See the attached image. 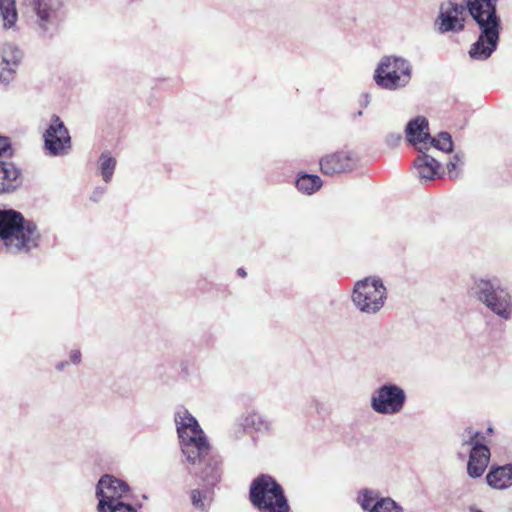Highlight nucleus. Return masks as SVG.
Returning a JSON list of instances; mask_svg holds the SVG:
<instances>
[{
	"instance_id": "14",
	"label": "nucleus",
	"mask_w": 512,
	"mask_h": 512,
	"mask_svg": "<svg viewBox=\"0 0 512 512\" xmlns=\"http://www.w3.org/2000/svg\"><path fill=\"white\" fill-rule=\"evenodd\" d=\"M23 53L13 43H4L0 46V83L8 86L15 77L16 70L22 60Z\"/></svg>"
},
{
	"instance_id": "1",
	"label": "nucleus",
	"mask_w": 512,
	"mask_h": 512,
	"mask_svg": "<svg viewBox=\"0 0 512 512\" xmlns=\"http://www.w3.org/2000/svg\"><path fill=\"white\" fill-rule=\"evenodd\" d=\"M497 2L498 0H467L465 7L480 32L469 50V56L474 60H487L498 46L501 20L497 15Z\"/></svg>"
},
{
	"instance_id": "7",
	"label": "nucleus",
	"mask_w": 512,
	"mask_h": 512,
	"mask_svg": "<svg viewBox=\"0 0 512 512\" xmlns=\"http://www.w3.org/2000/svg\"><path fill=\"white\" fill-rule=\"evenodd\" d=\"M249 500L260 512L290 511L282 487L270 475L262 474L252 481Z\"/></svg>"
},
{
	"instance_id": "20",
	"label": "nucleus",
	"mask_w": 512,
	"mask_h": 512,
	"mask_svg": "<svg viewBox=\"0 0 512 512\" xmlns=\"http://www.w3.org/2000/svg\"><path fill=\"white\" fill-rule=\"evenodd\" d=\"M420 152H422V154L419 155L414 161L416 173L418 177L423 180H433L438 172L440 164L432 156L427 155L423 151V148H420Z\"/></svg>"
},
{
	"instance_id": "6",
	"label": "nucleus",
	"mask_w": 512,
	"mask_h": 512,
	"mask_svg": "<svg viewBox=\"0 0 512 512\" xmlns=\"http://www.w3.org/2000/svg\"><path fill=\"white\" fill-rule=\"evenodd\" d=\"M413 77L412 63L398 55L383 56L378 62L373 80L378 87L387 91L406 88Z\"/></svg>"
},
{
	"instance_id": "15",
	"label": "nucleus",
	"mask_w": 512,
	"mask_h": 512,
	"mask_svg": "<svg viewBox=\"0 0 512 512\" xmlns=\"http://www.w3.org/2000/svg\"><path fill=\"white\" fill-rule=\"evenodd\" d=\"M354 165L355 161L351 153L347 151L331 153L320 160L322 173L329 176L351 171Z\"/></svg>"
},
{
	"instance_id": "22",
	"label": "nucleus",
	"mask_w": 512,
	"mask_h": 512,
	"mask_svg": "<svg viewBox=\"0 0 512 512\" xmlns=\"http://www.w3.org/2000/svg\"><path fill=\"white\" fill-rule=\"evenodd\" d=\"M0 17L4 29H11L16 26L18 13L15 0H0Z\"/></svg>"
},
{
	"instance_id": "35",
	"label": "nucleus",
	"mask_w": 512,
	"mask_h": 512,
	"mask_svg": "<svg viewBox=\"0 0 512 512\" xmlns=\"http://www.w3.org/2000/svg\"><path fill=\"white\" fill-rule=\"evenodd\" d=\"M66 364H67L66 362H60L59 364H57L56 368L58 370H62V369H64Z\"/></svg>"
},
{
	"instance_id": "37",
	"label": "nucleus",
	"mask_w": 512,
	"mask_h": 512,
	"mask_svg": "<svg viewBox=\"0 0 512 512\" xmlns=\"http://www.w3.org/2000/svg\"><path fill=\"white\" fill-rule=\"evenodd\" d=\"M487 431H488V433H492V431H493V430H492V428L490 427V428H488V430H487Z\"/></svg>"
},
{
	"instance_id": "25",
	"label": "nucleus",
	"mask_w": 512,
	"mask_h": 512,
	"mask_svg": "<svg viewBox=\"0 0 512 512\" xmlns=\"http://www.w3.org/2000/svg\"><path fill=\"white\" fill-rule=\"evenodd\" d=\"M381 498L378 491L363 489L358 494L357 502L364 511L373 512V507Z\"/></svg>"
},
{
	"instance_id": "28",
	"label": "nucleus",
	"mask_w": 512,
	"mask_h": 512,
	"mask_svg": "<svg viewBox=\"0 0 512 512\" xmlns=\"http://www.w3.org/2000/svg\"><path fill=\"white\" fill-rule=\"evenodd\" d=\"M192 505L196 509L204 510L209 505V494L205 490L195 489L191 492Z\"/></svg>"
},
{
	"instance_id": "16",
	"label": "nucleus",
	"mask_w": 512,
	"mask_h": 512,
	"mask_svg": "<svg viewBox=\"0 0 512 512\" xmlns=\"http://www.w3.org/2000/svg\"><path fill=\"white\" fill-rule=\"evenodd\" d=\"M22 184V173L14 163L0 160V193L15 191Z\"/></svg>"
},
{
	"instance_id": "2",
	"label": "nucleus",
	"mask_w": 512,
	"mask_h": 512,
	"mask_svg": "<svg viewBox=\"0 0 512 512\" xmlns=\"http://www.w3.org/2000/svg\"><path fill=\"white\" fill-rule=\"evenodd\" d=\"M0 239L10 255L29 254L41 239L37 225L15 210L0 209Z\"/></svg>"
},
{
	"instance_id": "36",
	"label": "nucleus",
	"mask_w": 512,
	"mask_h": 512,
	"mask_svg": "<svg viewBox=\"0 0 512 512\" xmlns=\"http://www.w3.org/2000/svg\"><path fill=\"white\" fill-rule=\"evenodd\" d=\"M238 274H239L240 276H242V277L246 276V272H245V270H244L243 268H239V269H238Z\"/></svg>"
},
{
	"instance_id": "19",
	"label": "nucleus",
	"mask_w": 512,
	"mask_h": 512,
	"mask_svg": "<svg viewBox=\"0 0 512 512\" xmlns=\"http://www.w3.org/2000/svg\"><path fill=\"white\" fill-rule=\"evenodd\" d=\"M488 485L495 489H506L512 486V464L491 468L486 476Z\"/></svg>"
},
{
	"instance_id": "32",
	"label": "nucleus",
	"mask_w": 512,
	"mask_h": 512,
	"mask_svg": "<svg viewBox=\"0 0 512 512\" xmlns=\"http://www.w3.org/2000/svg\"><path fill=\"white\" fill-rule=\"evenodd\" d=\"M104 193H105V188H101V187L96 188L91 195V199L93 201L97 202L100 200V198L103 196Z\"/></svg>"
},
{
	"instance_id": "8",
	"label": "nucleus",
	"mask_w": 512,
	"mask_h": 512,
	"mask_svg": "<svg viewBox=\"0 0 512 512\" xmlns=\"http://www.w3.org/2000/svg\"><path fill=\"white\" fill-rule=\"evenodd\" d=\"M387 299V289L377 276H369L358 280L353 288L351 300L362 313L373 315L378 313Z\"/></svg>"
},
{
	"instance_id": "3",
	"label": "nucleus",
	"mask_w": 512,
	"mask_h": 512,
	"mask_svg": "<svg viewBox=\"0 0 512 512\" xmlns=\"http://www.w3.org/2000/svg\"><path fill=\"white\" fill-rule=\"evenodd\" d=\"M22 5L40 39H52L66 20L63 0H22Z\"/></svg>"
},
{
	"instance_id": "11",
	"label": "nucleus",
	"mask_w": 512,
	"mask_h": 512,
	"mask_svg": "<svg viewBox=\"0 0 512 512\" xmlns=\"http://www.w3.org/2000/svg\"><path fill=\"white\" fill-rule=\"evenodd\" d=\"M130 488L129 485L111 475H103L96 486V496L99 500L98 511H107L117 503L124 502Z\"/></svg>"
},
{
	"instance_id": "4",
	"label": "nucleus",
	"mask_w": 512,
	"mask_h": 512,
	"mask_svg": "<svg viewBox=\"0 0 512 512\" xmlns=\"http://www.w3.org/2000/svg\"><path fill=\"white\" fill-rule=\"evenodd\" d=\"M175 423L182 452L190 464L196 465L200 457H207L210 447L207 438L196 418L185 408L176 412Z\"/></svg>"
},
{
	"instance_id": "33",
	"label": "nucleus",
	"mask_w": 512,
	"mask_h": 512,
	"mask_svg": "<svg viewBox=\"0 0 512 512\" xmlns=\"http://www.w3.org/2000/svg\"><path fill=\"white\" fill-rule=\"evenodd\" d=\"M70 361L73 364H79L81 361V353L79 350H73L70 353Z\"/></svg>"
},
{
	"instance_id": "18",
	"label": "nucleus",
	"mask_w": 512,
	"mask_h": 512,
	"mask_svg": "<svg viewBox=\"0 0 512 512\" xmlns=\"http://www.w3.org/2000/svg\"><path fill=\"white\" fill-rule=\"evenodd\" d=\"M406 136L413 145L421 143L424 145L422 148L428 150L427 145L430 134L428 132V121L426 118L418 116L411 120L406 126Z\"/></svg>"
},
{
	"instance_id": "17",
	"label": "nucleus",
	"mask_w": 512,
	"mask_h": 512,
	"mask_svg": "<svg viewBox=\"0 0 512 512\" xmlns=\"http://www.w3.org/2000/svg\"><path fill=\"white\" fill-rule=\"evenodd\" d=\"M198 465H203L201 468L199 476L208 486H214L216 483L220 481L221 478V461L217 456H213L211 454V448L209 447V452L207 457L199 458L197 460Z\"/></svg>"
},
{
	"instance_id": "30",
	"label": "nucleus",
	"mask_w": 512,
	"mask_h": 512,
	"mask_svg": "<svg viewBox=\"0 0 512 512\" xmlns=\"http://www.w3.org/2000/svg\"><path fill=\"white\" fill-rule=\"evenodd\" d=\"M402 137L400 133H389L386 136V143L390 147H396L401 141Z\"/></svg>"
},
{
	"instance_id": "10",
	"label": "nucleus",
	"mask_w": 512,
	"mask_h": 512,
	"mask_svg": "<svg viewBox=\"0 0 512 512\" xmlns=\"http://www.w3.org/2000/svg\"><path fill=\"white\" fill-rule=\"evenodd\" d=\"M406 401L407 395L401 386L386 382L372 392L370 406L377 414L393 416L404 409Z\"/></svg>"
},
{
	"instance_id": "29",
	"label": "nucleus",
	"mask_w": 512,
	"mask_h": 512,
	"mask_svg": "<svg viewBox=\"0 0 512 512\" xmlns=\"http://www.w3.org/2000/svg\"><path fill=\"white\" fill-rule=\"evenodd\" d=\"M464 163L463 155L457 153L453 156V158L447 163V170L450 176L457 177L458 173L454 171L457 169L459 165Z\"/></svg>"
},
{
	"instance_id": "5",
	"label": "nucleus",
	"mask_w": 512,
	"mask_h": 512,
	"mask_svg": "<svg viewBox=\"0 0 512 512\" xmlns=\"http://www.w3.org/2000/svg\"><path fill=\"white\" fill-rule=\"evenodd\" d=\"M477 301L502 320L512 318V293L497 278H478L472 285Z\"/></svg>"
},
{
	"instance_id": "23",
	"label": "nucleus",
	"mask_w": 512,
	"mask_h": 512,
	"mask_svg": "<svg viewBox=\"0 0 512 512\" xmlns=\"http://www.w3.org/2000/svg\"><path fill=\"white\" fill-rule=\"evenodd\" d=\"M117 161L110 152H103L98 159V169L105 183L112 180Z\"/></svg>"
},
{
	"instance_id": "27",
	"label": "nucleus",
	"mask_w": 512,
	"mask_h": 512,
	"mask_svg": "<svg viewBox=\"0 0 512 512\" xmlns=\"http://www.w3.org/2000/svg\"><path fill=\"white\" fill-rule=\"evenodd\" d=\"M373 508V512H404L402 506L390 497H382Z\"/></svg>"
},
{
	"instance_id": "9",
	"label": "nucleus",
	"mask_w": 512,
	"mask_h": 512,
	"mask_svg": "<svg viewBox=\"0 0 512 512\" xmlns=\"http://www.w3.org/2000/svg\"><path fill=\"white\" fill-rule=\"evenodd\" d=\"M483 440L482 434L472 427L466 428L462 434L459 454L469 453L467 473L471 478L481 477L490 461V449L483 443Z\"/></svg>"
},
{
	"instance_id": "34",
	"label": "nucleus",
	"mask_w": 512,
	"mask_h": 512,
	"mask_svg": "<svg viewBox=\"0 0 512 512\" xmlns=\"http://www.w3.org/2000/svg\"><path fill=\"white\" fill-rule=\"evenodd\" d=\"M371 96L369 93H362L360 95L359 102L362 107H367L370 104Z\"/></svg>"
},
{
	"instance_id": "21",
	"label": "nucleus",
	"mask_w": 512,
	"mask_h": 512,
	"mask_svg": "<svg viewBox=\"0 0 512 512\" xmlns=\"http://www.w3.org/2000/svg\"><path fill=\"white\" fill-rule=\"evenodd\" d=\"M240 424L244 428H252L256 432L269 433L273 429L272 421L265 415L256 411L248 412L240 418Z\"/></svg>"
},
{
	"instance_id": "31",
	"label": "nucleus",
	"mask_w": 512,
	"mask_h": 512,
	"mask_svg": "<svg viewBox=\"0 0 512 512\" xmlns=\"http://www.w3.org/2000/svg\"><path fill=\"white\" fill-rule=\"evenodd\" d=\"M11 150L10 141L7 137L0 136V156L9 154Z\"/></svg>"
},
{
	"instance_id": "26",
	"label": "nucleus",
	"mask_w": 512,
	"mask_h": 512,
	"mask_svg": "<svg viewBox=\"0 0 512 512\" xmlns=\"http://www.w3.org/2000/svg\"><path fill=\"white\" fill-rule=\"evenodd\" d=\"M427 146H433L440 151L449 153L453 150V141L448 132H440L436 137L430 136Z\"/></svg>"
},
{
	"instance_id": "24",
	"label": "nucleus",
	"mask_w": 512,
	"mask_h": 512,
	"mask_svg": "<svg viewBox=\"0 0 512 512\" xmlns=\"http://www.w3.org/2000/svg\"><path fill=\"white\" fill-rule=\"evenodd\" d=\"M321 186V178L317 175L303 174L296 180L297 189L307 195L315 193Z\"/></svg>"
},
{
	"instance_id": "13",
	"label": "nucleus",
	"mask_w": 512,
	"mask_h": 512,
	"mask_svg": "<svg viewBox=\"0 0 512 512\" xmlns=\"http://www.w3.org/2000/svg\"><path fill=\"white\" fill-rule=\"evenodd\" d=\"M466 7L452 1L444 2L440 6V13L436 23L441 33L459 32L464 29V14Z\"/></svg>"
},
{
	"instance_id": "12",
	"label": "nucleus",
	"mask_w": 512,
	"mask_h": 512,
	"mask_svg": "<svg viewBox=\"0 0 512 512\" xmlns=\"http://www.w3.org/2000/svg\"><path fill=\"white\" fill-rule=\"evenodd\" d=\"M45 149L52 156H64L71 149V137L63 121L52 115L50 124L44 133Z\"/></svg>"
}]
</instances>
